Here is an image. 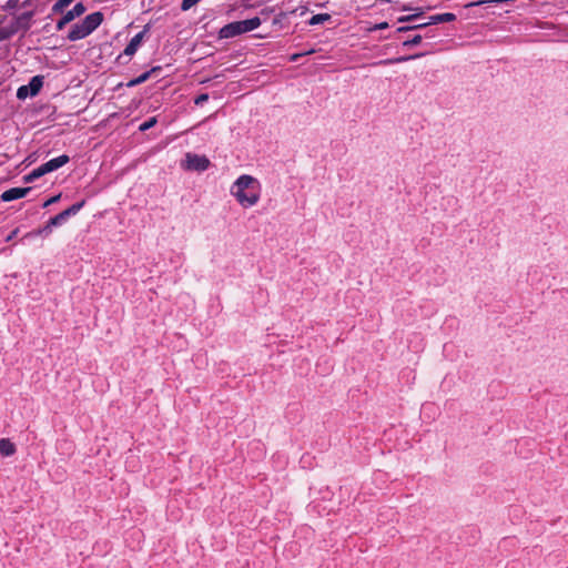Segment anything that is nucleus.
Wrapping results in <instances>:
<instances>
[{
    "mask_svg": "<svg viewBox=\"0 0 568 568\" xmlns=\"http://www.w3.org/2000/svg\"><path fill=\"white\" fill-rule=\"evenodd\" d=\"M72 1L73 0H58L52 7L53 12H62Z\"/></svg>",
    "mask_w": 568,
    "mask_h": 568,
    "instance_id": "2eb2a0df",
    "label": "nucleus"
},
{
    "mask_svg": "<svg viewBox=\"0 0 568 568\" xmlns=\"http://www.w3.org/2000/svg\"><path fill=\"white\" fill-rule=\"evenodd\" d=\"M63 222H65V221H64L63 216L59 213L55 216L51 217L49 220V222L42 229L26 234V237L33 236V235H39V234H42V233H47L48 234V233L51 232L53 226L61 225Z\"/></svg>",
    "mask_w": 568,
    "mask_h": 568,
    "instance_id": "1a4fd4ad",
    "label": "nucleus"
},
{
    "mask_svg": "<svg viewBox=\"0 0 568 568\" xmlns=\"http://www.w3.org/2000/svg\"><path fill=\"white\" fill-rule=\"evenodd\" d=\"M180 165L185 171L204 172L210 168L211 162L205 155L189 152Z\"/></svg>",
    "mask_w": 568,
    "mask_h": 568,
    "instance_id": "39448f33",
    "label": "nucleus"
},
{
    "mask_svg": "<svg viewBox=\"0 0 568 568\" xmlns=\"http://www.w3.org/2000/svg\"><path fill=\"white\" fill-rule=\"evenodd\" d=\"M143 37H144V32H139L138 34H135L131 39L129 44L125 47L124 54H126V55L134 54L136 52V50L139 49V47L141 45Z\"/></svg>",
    "mask_w": 568,
    "mask_h": 568,
    "instance_id": "9d476101",
    "label": "nucleus"
},
{
    "mask_svg": "<svg viewBox=\"0 0 568 568\" xmlns=\"http://www.w3.org/2000/svg\"><path fill=\"white\" fill-rule=\"evenodd\" d=\"M16 445L9 438L0 439V454L4 457H10L16 454Z\"/></svg>",
    "mask_w": 568,
    "mask_h": 568,
    "instance_id": "9b49d317",
    "label": "nucleus"
},
{
    "mask_svg": "<svg viewBox=\"0 0 568 568\" xmlns=\"http://www.w3.org/2000/svg\"><path fill=\"white\" fill-rule=\"evenodd\" d=\"M103 21V14L101 12H93L87 16L82 22L77 23L72 27L69 32V40L77 41L85 38L92 33Z\"/></svg>",
    "mask_w": 568,
    "mask_h": 568,
    "instance_id": "f03ea898",
    "label": "nucleus"
},
{
    "mask_svg": "<svg viewBox=\"0 0 568 568\" xmlns=\"http://www.w3.org/2000/svg\"><path fill=\"white\" fill-rule=\"evenodd\" d=\"M19 232V229L13 230L6 239L7 242H10Z\"/></svg>",
    "mask_w": 568,
    "mask_h": 568,
    "instance_id": "b1692460",
    "label": "nucleus"
},
{
    "mask_svg": "<svg viewBox=\"0 0 568 568\" xmlns=\"http://www.w3.org/2000/svg\"><path fill=\"white\" fill-rule=\"evenodd\" d=\"M456 19V16L450 12L439 13L430 17V23L450 22Z\"/></svg>",
    "mask_w": 568,
    "mask_h": 568,
    "instance_id": "f8f14e48",
    "label": "nucleus"
},
{
    "mask_svg": "<svg viewBox=\"0 0 568 568\" xmlns=\"http://www.w3.org/2000/svg\"><path fill=\"white\" fill-rule=\"evenodd\" d=\"M149 75L150 73L149 72H144L142 73L140 77H138L136 79L132 80L129 85L132 87V85H135V84H140L144 81H146L149 79Z\"/></svg>",
    "mask_w": 568,
    "mask_h": 568,
    "instance_id": "a211bd4d",
    "label": "nucleus"
},
{
    "mask_svg": "<svg viewBox=\"0 0 568 568\" xmlns=\"http://www.w3.org/2000/svg\"><path fill=\"white\" fill-rule=\"evenodd\" d=\"M407 20H410V18H400L399 21H407Z\"/></svg>",
    "mask_w": 568,
    "mask_h": 568,
    "instance_id": "bb28decb",
    "label": "nucleus"
},
{
    "mask_svg": "<svg viewBox=\"0 0 568 568\" xmlns=\"http://www.w3.org/2000/svg\"><path fill=\"white\" fill-rule=\"evenodd\" d=\"M424 26H425V24L416 26V27H413L412 29H414V28H422V27H424ZM408 29H409V28L403 27V28H399V29H398V31H406V30H408Z\"/></svg>",
    "mask_w": 568,
    "mask_h": 568,
    "instance_id": "a878e982",
    "label": "nucleus"
},
{
    "mask_svg": "<svg viewBox=\"0 0 568 568\" xmlns=\"http://www.w3.org/2000/svg\"><path fill=\"white\" fill-rule=\"evenodd\" d=\"M60 197H61V195H60V194H58V195H54V196L50 197L49 200H47V201L44 202L43 206H44V207H47V206H49V205H51V204L57 203V202L60 200Z\"/></svg>",
    "mask_w": 568,
    "mask_h": 568,
    "instance_id": "412c9836",
    "label": "nucleus"
},
{
    "mask_svg": "<svg viewBox=\"0 0 568 568\" xmlns=\"http://www.w3.org/2000/svg\"><path fill=\"white\" fill-rule=\"evenodd\" d=\"M420 42H422V36L416 34V36H414L412 39L406 40V41L404 42V45H405V47H412V45H417V44H419Z\"/></svg>",
    "mask_w": 568,
    "mask_h": 568,
    "instance_id": "f3484780",
    "label": "nucleus"
},
{
    "mask_svg": "<svg viewBox=\"0 0 568 568\" xmlns=\"http://www.w3.org/2000/svg\"><path fill=\"white\" fill-rule=\"evenodd\" d=\"M230 194L242 209H251L261 201L262 184L255 176L242 174L231 184Z\"/></svg>",
    "mask_w": 568,
    "mask_h": 568,
    "instance_id": "f257e3e1",
    "label": "nucleus"
},
{
    "mask_svg": "<svg viewBox=\"0 0 568 568\" xmlns=\"http://www.w3.org/2000/svg\"><path fill=\"white\" fill-rule=\"evenodd\" d=\"M155 123H156V118H154V116H153V118L149 119L148 121L143 122V123L139 126V129H140L141 131H146V130H149L150 128H152Z\"/></svg>",
    "mask_w": 568,
    "mask_h": 568,
    "instance_id": "6ab92c4d",
    "label": "nucleus"
},
{
    "mask_svg": "<svg viewBox=\"0 0 568 568\" xmlns=\"http://www.w3.org/2000/svg\"><path fill=\"white\" fill-rule=\"evenodd\" d=\"M329 19H331V16L328 13H318V14L313 16L310 19L308 24L310 26L322 24V23L328 21Z\"/></svg>",
    "mask_w": 568,
    "mask_h": 568,
    "instance_id": "4468645a",
    "label": "nucleus"
},
{
    "mask_svg": "<svg viewBox=\"0 0 568 568\" xmlns=\"http://www.w3.org/2000/svg\"><path fill=\"white\" fill-rule=\"evenodd\" d=\"M420 55L422 54H414V55H408V57H399V58H396V59L385 60L382 63L389 64V63H396V62H404V61H408V60H413V59L419 58Z\"/></svg>",
    "mask_w": 568,
    "mask_h": 568,
    "instance_id": "dca6fc26",
    "label": "nucleus"
},
{
    "mask_svg": "<svg viewBox=\"0 0 568 568\" xmlns=\"http://www.w3.org/2000/svg\"><path fill=\"white\" fill-rule=\"evenodd\" d=\"M388 28V23L387 22H381L378 24H375L373 28H371V31L373 30H383V29H386Z\"/></svg>",
    "mask_w": 568,
    "mask_h": 568,
    "instance_id": "5701e85b",
    "label": "nucleus"
},
{
    "mask_svg": "<svg viewBox=\"0 0 568 568\" xmlns=\"http://www.w3.org/2000/svg\"><path fill=\"white\" fill-rule=\"evenodd\" d=\"M84 205V201L79 202L70 206L69 209L62 211L60 214L63 216L64 221H67L70 216L75 215Z\"/></svg>",
    "mask_w": 568,
    "mask_h": 568,
    "instance_id": "ddd939ff",
    "label": "nucleus"
},
{
    "mask_svg": "<svg viewBox=\"0 0 568 568\" xmlns=\"http://www.w3.org/2000/svg\"><path fill=\"white\" fill-rule=\"evenodd\" d=\"M30 191V187H12L4 191L0 197L3 202H10L13 200L24 197Z\"/></svg>",
    "mask_w": 568,
    "mask_h": 568,
    "instance_id": "6e6552de",
    "label": "nucleus"
},
{
    "mask_svg": "<svg viewBox=\"0 0 568 568\" xmlns=\"http://www.w3.org/2000/svg\"><path fill=\"white\" fill-rule=\"evenodd\" d=\"M200 0H182L181 9L183 11L190 10L193 6H195Z\"/></svg>",
    "mask_w": 568,
    "mask_h": 568,
    "instance_id": "aec40b11",
    "label": "nucleus"
},
{
    "mask_svg": "<svg viewBox=\"0 0 568 568\" xmlns=\"http://www.w3.org/2000/svg\"><path fill=\"white\" fill-rule=\"evenodd\" d=\"M209 100L207 94H201L195 99V104L201 105Z\"/></svg>",
    "mask_w": 568,
    "mask_h": 568,
    "instance_id": "4be33fe9",
    "label": "nucleus"
},
{
    "mask_svg": "<svg viewBox=\"0 0 568 568\" xmlns=\"http://www.w3.org/2000/svg\"><path fill=\"white\" fill-rule=\"evenodd\" d=\"M85 11V7L79 2L71 10H69L57 23V28L62 30L68 23L80 17Z\"/></svg>",
    "mask_w": 568,
    "mask_h": 568,
    "instance_id": "0eeeda50",
    "label": "nucleus"
},
{
    "mask_svg": "<svg viewBox=\"0 0 568 568\" xmlns=\"http://www.w3.org/2000/svg\"><path fill=\"white\" fill-rule=\"evenodd\" d=\"M312 51L310 52H306V53H295L292 55L291 60L292 61H297L300 57L304 55V54H310Z\"/></svg>",
    "mask_w": 568,
    "mask_h": 568,
    "instance_id": "393cba45",
    "label": "nucleus"
},
{
    "mask_svg": "<svg viewBox=\"0 0 568 568\" xmlns=\"http://www.w3.org/2000/svg\"><path fill=\"white\" fill-rule=\"evenodd\" d=\"M261 26V19L254 17L252 19L235 21L224 26L220 31L221 38H233L235 36L255 30Z\"/></svg>",
    "mask_w": 568,
    "mask_h": 568,
    "instance_id": "7ed1b4c3",
    "label": "nucleus"
},
{
    "mask_svg": "<svg viewBox=\"0 0 568 568\" xmlns=\"http://www.w3.org/2000/svg\"><path fill=\"white\" fill-rule=\"evenodd\" d=\"M68 162V155H60L58 158L51 159L50 161L41 164L40 166L31 171L29 174L24 175L23 180L27 183L33 182L34 180L41 178L42 175L58 170Z\"/></svg>",
    "mask_w": 568,
    "mask_h": 568,
    "instance_id": "20e7f679",
    "label": "nucleus"
},
{
    "mask_svg": "<svg viewBox=\"0 0 568 568\" xmlns=\"http://www.w3.org/2000/svg\"><path fill=\"white\" fill-rule=\"evenodd\" d=\"M43 85V78L40 75L33 77L27 85H21L17 91V98L24 100L29 97H36Z\"/></svg>",
    "mask_w": 568,
    "mask_h": 568,
    "instance_id": "423d86ee",
    "label": "nucleus"
}]
</instances>
